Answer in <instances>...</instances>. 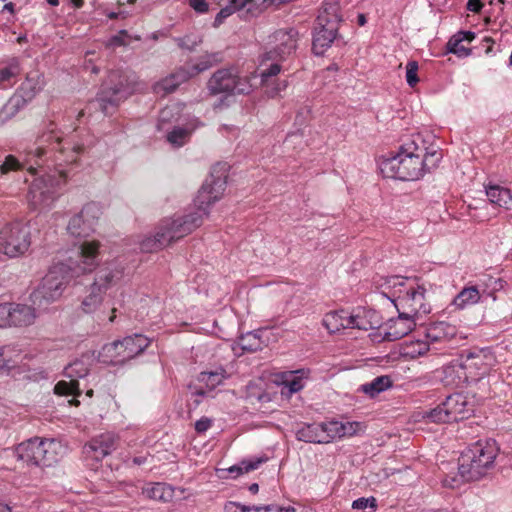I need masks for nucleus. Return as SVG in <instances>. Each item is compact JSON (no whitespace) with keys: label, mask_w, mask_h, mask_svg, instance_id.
Listing matches in <instances>:
<instances>
[{"label":"nucleus","mask_w":512,"mask_h":512,"mask_svg":"<svg viewBox=\"0 0 512 512\" xmlns=\"http://www.w3.org/2000/svg\"><path fill=\"white\" fill-rule=\"evenodd\" d=\"M441 158L439 151H428L420 135H416L404 142L395 155L383 159L380 170L387 178L415 181L436 168Z\"/></svg>","instance_id":"1"},{"label":"nucleus","mask_w":512,"mask_h":512,"mask_svg":"<svg viewBox=\"0 0 512 512\" xmlns=\"http://www.w3.org/2000/svg\"><path fill=\"white\" fill-rule=\"evenodd\" d=\"M498 448L493 440H480L468 447L459 458V473L467 481L485 476L493 466Z\"/></svg>","instance_id":"2"},{"label":"nucleus","mask_w":512,"mask_h":512,"mask_svg":"<svg viewBox=\"0 0 512 512\" xmlns=\"http://www.w3.org/2000/svg\"><path fill=\"white\" fill-rule=\"evenodd\" d=\"M135 80L132 74L112 71L98 95L97 102L105 115L112 114L121 101L133 93Z\"/></svg>","instance_id":"3"},{"label":"nucleus","mask_w":512,"mask_h":512,"mask_svg":"<svg viewBox=\"0 0 512 512\" xmlns=\"http://www.w3.org/2000/svg\"><path fill=\"white\" fill-rule=\"evenodd\" d=\"M61 444L53 439L34 438L19 444L16 458L27 465L49 467L60 459Z\"/></svg>","instance_id":"4"},{"label":"nucleus","mask_w":512,"mask_h":512,"mask_svg":"<svg viewBox=\"0 0 512 512\" xmlns=\"http://www.w3.org/2000/svg\"><path fill=\"white\" fill-rule=\"evenodd\" d=\"M77 276V271L68 264L53 265L34 292V301L49 303L59 299L67 285Z\"/></svg>","instance_id":"5"},{"label":"nucleus","mask_w":512,"mask_h":512,"mask_svg":"<svg viewBox=\"0 0 512 512\" xmlns=\"http://www.w3.org/2000/svg\"><path fill=\"white\" fill-rule=\"evenodd\" d=\"M406 278L401 276H392L387 279L386 284L389 288H393V296H397L396 308L402 311L403 315L416 317L419 313H428L429 309L425 304V289L418 286L417 288L410 286L405 289L402 295V288L406 285Z\"/></svg>","instance_id":"6"},{"label":"nucleus","mask_w":512,"mask_h":512,"mask_svg":"<svg viewBox=\"0 0 512 512\" xmlns=\"http://www.w3.org/2000/svg\"><path fill=\"white\" fill-rule=\"evenodd\" d=\"M148 346V338L135 334L105 344L99 351V359L107 364H122L141 354Z\"/></svg>","instance_id":"7"},{"label":"nucleus","mask_w":512,"mask_h":512,"mask_svg":"<svg viewBox=\"0 0 512 512\" xmlns=\"http://www.w3.org/2000/svg\"><path fill=\"white\" fill-rule=\"evenodd\" d=\"M31 246V228L27 223L14 221L0 230V253L16 258L24 255Z\"/></svg>","instance_id":"8"},{"label":"nucleus","mask_w":512,"mask_h":512,"mask_svg":"<svg viewBox=\"0 0 512 512\" xmlns=\"http://www.w3.org/2000/svg\"><path fill=\"white\" fill-rule=\"evenodd\" d=\"M473 412L471 403L463 394H453L434 409L424 412L422 418L427 423H448L467 418Z\"/></svg>","instance_id":"9"},{"label":"nucleus","mask_w":512,"mask_h":512,"mask_svg":"<svg viewBox=\"0 0 512 512\" xmlns=\"http://www.w3.org/2000/svg\"><path fill=\"white\" fill-rule=\"evenodd\" d=\"M119 279V272L112 269L99 271L94 282L85 290L82 297L80 309L86 314L95 313L99 310L104 295L113 284Z\"/></svg>","instance_id":"10"},{"label":"nucleus","mask_w":512,"mask_h":512,"mask_svg":"<svg viewBox=\"0 0 512 512\" xmlns=\"http://www.w3.org/2000/svg\"><path fill=\"white\" fill-rule=\"evenodd\" d=\"M202 223L198 213H191L175 219H165L158 226L155 234L157 239L163 241V248L185 237Z\"/></svg>","instance_id":"11"},{"label":"nucleus","mask_w":512,"mask_h":512,"mask_svg":"<svg viewBox=\"0 0 512 512\" xmlns=\"http://www.w3.org/2000/svg\"><path fill=\"white\" fill-rule=\"evenodd\" d=\"M222 61L220 53L206 54L202 56L198 63L188 64L171 75L169 79H165L162 83L164 90L172 92L181 83L186 82L192 77L210 69Z\"/></svg>","instance_id":"12"},{"label":"nucleus","mask_w":512,"mask_h":512,"mask_svg":"<svg viewBox=\"0 0 512 512\" xmlns=\"http://www.w3.org/2000/svg\"><path fill=\"white\" fill-rule=\"evenodd\" d=\"M497 364L496 356L489 348H475L463 355V368L473 379L487 375Z\"/></svg>","instance_id":"13"},{"label":"nucleus","mask_w":512,"mask_h":512,"mask_svg":"<svg viewBox=\"0 0 512 512\" xmlns=\"http://www.w3.org/2000/svg\"><path fill=\"white\" fill-rule=\"evenodd\" d=\"M100 214V207L96 203H89L70 219L67 230L75 237H88L94 231Z\"/></svg>","instance_id":"14"},{"label":"nucleus","mask_w":512,"mask_h":512,"mask_svg":"<svg viewBox=\"0 0 512 512\" xmlns=\"http://www.w3.org/2000/svg\"><path fill=\"white\" fill-rule=\"evenodd\" d=\"M88 372L89 367L84 360H75L65 368V374L70 381H59L54 387V392L58 395H80L77 378L85 377Z\"/></svg>","instance_id":"15"},{"label":"nucleus","mask_w":512,"mask_h":512,"mask_svg":"<svg viewBox=\"0 0 512 512\" xmlns=\"http://www.w3.org/2000/svg\"><path fill=\"white\" fill-rule=\"evenodd\" d=\"M101 243L98 240H83L78 246V260L76 266L72 267L76 270L78 276L82 273L92 272L99 265V249Z\"/></svg>","instance_id":"16"},{"label":"nucleus","mask_w":512,"mask_h":512,"mask_svg":"<svg viewBox=\"0 0 512 512\" xmlns=\"http://www.w3.org/2000/svg\"><path fill=\"white\" fill-rule=\"evenodd\" d=\"M118 441L117 435L111 432L103 433L84 446V453L95 460H101L117 448Z\"/></svg>","instance_id":"17"},{"label":"nucleus","mask_w":512,"mask_h":512,"mask_svg":"<svg viewBox=\"0 0 512 512\" xmlns=\"http://www.w3.org/2000/svg\"><path fill=\"white\" fill-rule=\"evenodd\" d=\"M341 22L340 8L336 3L325 4L316 20L320 32H338Z\"/></svg>","instance_id":"18"},{"label":"nucleus","mask_w":512,"mask_h":512,"mask_svg":"<svg viewBox=\"0 0 512 512\" xmlns=\"http://www.w3.org/2000/svg\"><path fill=\"white\" fill-rule=\"evenodd\" d=\"M9 310V328L31 326L34 324L37 317L35 309L26 304L9 303Z\"/></svg>","instance_id":"19"},{"label":"nucleus","mask_w":512,"mask_h":512,"mask_svg":"<svg viewBox=\"0 0 512 512\" xmlns=\"http://www.w3.org/2000/svg\"><path fill=\"white\" fill-rule=\"evenodd\" d=\"M397 318L390 319L387 323L385 336L388 340L393 341L400 339L409 334L415 327V317L403 315L402 311H398Z\"/></svg>","instance_id":"20"},{"label":"nucleus","mask_w":512,"mask_h":512,"mask_svg":"<svg viewBox=\"0 0 512 512\" xmlns=\"http://www.w3.org/2000/svg\"><path fill=\"white\" fill-rule=\"evenodd\" d=\"M236 77L228 69L216 71L208 80L207 87L211 94L230 93L236 87Z\"/></svg>","instance_id":"21"},{"label":"nucleus","mask_w":512,"mask_h":512,"mask_svg":"<svg viewBox=\"0 0 512 512\" xmlns=\"http://www.w3.org/2000/svg\"><path fill=\"white\" fill-rule=\"evenodd\" d=\"M352 328L359 330L376 329L381 326V318L379 314L372 309H357L351 313Z\"/></svg>","instance_id":"22"},{"label":"nucleus","mask_w":512,"mask_h":512,"mask_svg":"<svg viewBox=\"0 0 512 512\" xmlns=\"http://www.w3.org/2000/svg\"><path fill=\"white\" fill-rule=\"evenodd\" d=\"M363 426L360 422H338L331 421L325 423L326 434L329 442L334 438L351 437L362 430Z\"/></svg>","instance_id":"23"},{"label":"nucleus","mask_w":512,"mask_h":512,"mask_svg":"<svg viewBox=\"0 0 512 512\" xmlns=\"http://www.w3.org/2000/svg\"><path fill=\"white\" fill-rule=\"evenodd\" d=\"M457 333L456 327L444 322L432 323L426 330V340L429 344L442 342L453 338Z\"/></svg>","instance_id":"24"},{"label":"nucleus","mask_w":512,"mask_h":512,"mask_svg":"<svg viewBox=\"0 0 512 512\" xmlns=\"http://www.w3.org/2000/svg\"><path fill=\"white\" fill-rule=\"evenodd\" d=\"M296 436L298 440L307 443H329L325 423L306 425L297 431Z\"/></svg>","instance_id":"25"},{"label":"nucleus","mask_w":512,"mask_h":512,"mask_svg":"<svg viewBox=\"0 0 512 512\" xmlns=\"http://www.w3.org/2000/svg\"><path fill=\"white\" fill-rule=\"evenodd\" d=\"M323 325L330 333L352 328L351 314L344 310L329 312L323 318Z\"/></svg>","instance_id":"26"},{"label":"nucleus","mask_w":512,"mask_h":512,"mask_svg":"<svg viewBox=\"0 0 512 512\" xmlns=\"http://www.w3.org/2000/svg\"><path fill=\"white\" fill-rule=\"evenodd\" d=\"M266 461V457L245 459L242 460L239 464L233 465L227 469H217V473L220 478H228L227 474H233V477L235 478L244 473H249L258 469V467Z\"/></svg>","instance_id":"27"},{"label":"nucleus","mask_w":512,"mask_h":512,"mask_svg":"<svg viewBox=\"0 0 512 512\" xmlns=\"http://www.w3.org/2000/svg\"><path fill=\"white\" fill-rule=\"evenodd\" d=\"M223 168V166H215L203 184L208 185V191H211L214 199L217 200L222 197L227 183V174Z\"/></svg>","instance_id":"28"},{"label":"nucleus","mask_w":512,"mask_h":512,"mask_svg":"<svg viewBox=\"0 0 512 512\" xmlns=\"http://www.w3.org/2000/svg\"><path fill=\"white\" fill-rule=\"evenodd\" d=\"M223 168V166H215L203 184L208 185V191H211L214 199L217 200L222 197L227 183V174Z\"/></svg>","instance_id":"29"},{"label":"nucleus","mask_w":512,"mask_h":512,"mask_svg":"<svg viewBox=\"0 0 512 512\" xmlns=\"http://www.w3.org/2000/svg\"><path fill=\"white\" fill-rule=\"evenodd\" d=\"M474 36L475 34H453L447 43L448 52L456 54L459 57L470 55L471 48L467 47L464 43L470 44Z\"/></svg>","instance_id":"30"},{"label":"nucleus","mask_w":512,"mask_h":512,"mask_svg":"<svg viewBox=\"0 0 512 512\" xmlns=\"http://www.w3.org/2000/svg\"><path fill=\"white\" fill-rule=\"evenodd\" d=\"M430 349L427 340H407L401 344L400 354L409 359H416L425 355Z\"/></svg>","instance_id":"31"},{"label":"nucleus","mask_w":512,"mask_h":512,"mask_svg":"<svg viewBox=\"0 0 512 512\" xmlns=\"http://www.w3.org/2000/svg\"><path fill=\"white\" fill-rule=\"evenodd\" d=\"M143 494L152 500L165 503L173 498V489L164 483H152L143 488Z\"/></svg>","instance_id":"32"},{"label":"nucleus","mask_w":512,"mask_h":512,"mask_svg":"<svg viewBox=\"0 0 512 512\" xmlns=\"http://www.w3.org/2000/svg\"><path fill=\"white\" fill-rule=\"evenodd\" d=\"M486 195L492 204L499 207L509 208V204L512 201V195L509 189L492 185L486 188Z\"/></svg>","instance_id":"33"},{"label":"nucleus","mask_w":512,"mask_h":512,"mask_svg":"<svg viewBox=\"0 0 512 512\" xmlns=\"http://www.w3.org/2000/svg\"><path fill=\"white\" fill-rule=\"evenodd\" d=\"M26 100L20 95L12 96L0 110V124L13 118L25 105Z\"/></svg>","instance_id":"34"},{"label":"nucleus","mask_w":512,"mask_h":512,"mask_svg":"<svg viewBox=\"0 0 512 512\" xmlns=\"http://www.w3.org/2000/svg\"><path fill=\"white\" fill-rule=\"evenodd\" d=\"M21 72L20 60L17 57H11L2 63L0 67V83L12 84L11 80L16 78Z\"/></svg>","instance_id":"35"},{"label":"nucleus","mask_w":512,"mask_h":512,"mask_svg":"<svg viewBox=\"0 0 512 512\" xmlns=\"http://www.w3.org/2000/svg\"><path fill=\"white\" fill-rule=\"evenodd\" d=\"M392 386L390 376L382 375L374 378L371 382L361 385V391L370 397H375L379 393L387 390Z\"/></svg>","instance_id":"36"},{"label":"nucleus","mask_w":512,"mask_h":512,"mask_svg":"<svg viewBox=\"0 0 512 512\" xmlns=\"http://www.w3.org/2000/svg\"><path fill=\"white\" fill-rule=\"evenodd\" d=\"M480 300V293L475 286L466 287L454 299V305L463 309L467 305L475 304Z\"/></svg>","instance_id":"37"},{"label":"nucleus","mask_w":512,"mask_h":512,"mask_svg":"<svg viewBox=\"0 0 512 512\" xmlns=\"http://www.w3.org/2000/svg\"><path fill=\"white\" fill-rule=\"evenodd\" d=\"M335 40V34H315L312 41V51L321 56Z\"/></svg>","instance_id":"38"},{"label":"nucleus","mask_w":512,"mask_h":512,"mask_svg":"<svg viewBox=\"0 0 512 512\" xmlns=\"http://www.w3.org/2000/svg\"><path fill=\"white\" fill-rule=\"evenodd\" d=\"M0 354L2 355L1 358H3L4 370L7 371L13 369L20 358V350L10 345L1 347Z\"/></svg>","instance_id":"39"},{"label":"nucleus","mask_w":512,"mask_h":512,"mask_svg":"<svg viewBox=\"0 0 512 512\" xmlns=\"http://www.w3.org/2000/svg\"><path fill=\"white\" fill-rule=\"evenodd\" d=\"M216 201L218 200L214 199L211 191H208V185H202L195 200L199 210L197 213L202 216V214L206 213L207 208Z\"/></svg>","instance_id":"40"},{"label":"nucleus","mask_w":512,"mask_h":512,"mask_svg":"<svg viewBox=\"0 0 512 512\" xmlns=\"http://www.w3.org/2000/svg\"><path fill=\"white\" fill-rule=\"evenodd\" d=\"M194 129L195 127L191 129L182 127L174 128L171 132L168 133L167 140L172 145L180 147L188 141L190 134Z\"/></svg>","instance_id":"41"},{"label":"nucleus","mask_w":512,"mask_h":512,"mask_svg":"<svg viewBox=\"0 0 512 512\" xmlns=\"http://www.w3.org/2000/svg\"><path fill=\"white\" fill-rule=\"evenodd\" d=\"M295 49V40L291 37L282 43L279 47H277L274 50L269 51L266 56L267 59H273V60H283L288 55L292 53V51Z\"/></svg>","instance_id":"42"},{"label":"nucleus","mask_w":512,"mask_h":512,"mask_svg":"<svg viewBox=\"0 0 512 512\" xmlns=\"http://www.w3.org/2000/svg\"><path fill=\"white\" fill-rule=\"evenodd\" d=\"M224 379V375L219 372H202L198 376V382L204 384L209 391L220 385Z\"/></svg>","instance_id":"43"},{"label":"nucleus","mask_w":512,"mask_h":512,"mask_svg":"<svg viewBox=\"0 0 512 512\" xmlns=\"http://www.w3.org/2000/svg\"><path fill=\"white\" fill-rule=\"evenodd\" d=\"M176 41L181 49L192 51L201 43L202 39L200 34H183L181 37H178Z\"/></svg>","instance_id":"44"},{"label":"nucleus","mask_w":512,"mask_h":512,"mask_svg":"<svg viewBox=\"0 0 512 512\" xmlns=\"http://www.w3.org/2000/svg\"><path fill=\"white\" fill-rule=\"evenodd\" d=\"M283 385L289 393H296L303 388L302 378L296 376L295 372H289L284 376Z\"/></svg>","instance_id":"45"},{"label":"nucleus","mask_w":512,"mask_h":512,"mask_svg":"<svg viewBox=\"0 0 512 512\" xmlns=\"http://www.w3.org/2000/svg\"><path fill=\"white\" fill-rule=\"evenodd\" d=\"M243 7L244 6H241V0L237 1L236 3H233V0H231L230 5L222 8L219 11V13L216 15L215 21H214V27H218V25H220L224 21L225 18L231 16L235 12V10L241 9Z\"/></svg>","instance_id":"46"},{"label":"nucleus","mask_w":512,"mask_h":512,"mask_svg":"<svg viewBox=\"0 0 512 512\" xmlns=\"http://www.w3.org/2000/svg\"><path fill=\"white\" fill-rule=\"evenodd\" d=\"M163 243L164 242L157 239L156 234H154L152 237L145 238L141 242L140 247L143 252L151 253L163 249Z\"/></svg>","instance_id":"47"},{"label":"nucleus","mask_w":512,"mask_h":512,"mask_svg":"<svg viewBox=\"0 0 512 512\" xmlns=\"http://www.w3.org/2000/svg\"><path fill=\"white\" fill-rule=\"evenodd\" d=\"M417 72L418 63L416 61L408 62L406 65V81L410 87H414L419 82Z\"/></svg>","instance_id":"48"},{"label":"nucleus","mask_w":512,"mask_h":512,"mask_svg":"<svg viewBox=\"0 0 512 512\" xmlns=\"http://www.w3.org/2000/svg\"><path fill=\"white\" fill-rule=\"evenodd\" d=\"M25 85H27L33 93L40 91L43 85L42 76L37 72L29 73L26 76Z\"/></svg>","instance_id":"49"},{"label":"nucleus","mask_w":512,"mask_h":512,"mask_svg":"<svg viewBox=\"0 0 512 512\" xmlns=\"http://www.w3.org/2000/svg\"><path fill=\"white\" fill-rule=\"evenodd\" d=\"M39 140H40V143H42V144H44V143H48L50 145H52L53 143L59 144L61 141V136L56 133L54 124L51 123L49 125L48 130L40 136Z\"/></svg>","instance_id":"50"},{"label":"nucleus","mask_w":512,"mask_h":512,"mask_svg":"<svg viewBox=\"0 0 512 512\" xmlns=\"http://www.w3.org/2000/svg\"><path fill=\"white\" fill-rule=\"evenodd\" d=\"M280 71L281 65L278 62L270 64L267 68H263L260 73L262 85H266L268 79L277 76Z\"/></svg>","instance_id":"51"},{"label":"nucleus","mask_w":512,"mask_h":512,"mask_svg":"<svg viewBox=\"0 0 512 512\" xmlns=\"http://www.w3.org/2000/svg\"><path fill=\"white\" fill-rule=\"evenodd\" d=\"M22 168L21 163L15 158L13 155H8L3 164L0 166V171L2 174H6L10 171L19 170Z\"/></svg>","instance_id":"52"},{"label":"nucleus","mask_w":512,"mask_h":512,"mask_svg":"<svg viewBox=\"0 0 512 512\" xmlns=\"http://www.w3.org/2000/svg\"><path fill=\"white\" fill-rule=\"evenodd\" d=\"M242 348L248 351H257L261 348L259 339L256 334L250 333L242 338Z\"/></svg>","instance_id":"53"},{"label":"nucleus","mask_w":512,"mask_h":512,"mask_svg":"<svg viewBox=\"0 0 512 512\" xmlns=\"http://www.w3.org/2000/svg\"><path fill=\"white\" fill-rule=\"evenodd\" d=\"M371 508L373 511L376 509V499L374 497L369 498H359L352 503V508L356 510H362L366 508Z\"/></svg>","instance_id":"54"},{"label":"nucleus","mask_w":512,"mask_h":512,"mask_svg":"<svg viewBox=\"0 0 512 512\" xmlns=\"http://www.w3.org/2000/svg\"><path fill=\"white\" fill-rule=\"evenodd\" d=\"M224 512H253V508L237 502H228L224 506Z\"/></svg>","instance_id":"55"},{"label":"nucleus","mask_w":512,"mask_h":512,"mask_svg":"<svg viewBox=\"0 0 512 512\" xmlns=\"http://www.w3.org/2000/svg\"><path fill=\"white\" fill-rule=\"evenodd\" d=\"M266 87L265 93L269 98H275L277 97L281 91L285 90L287 87L286 81H283L281 83H277L275 86L269 87L268 83L264 85Z\"/></svg>","instance_id":"56"},{"label":"nucleus","mask_w":512,"mask_h":512,"mask_svg":"<svg viewBox=\"0 0 512 512\" xmlns=\"http://www.w3.org/2000/svg\"><path fill=\"white\" fill-rule=\"evenodd\" d=\"M9 303L0 304V328H9Z\"/></svg>","instance_id":"57"},{"label":"nucleus","mask_w":512,"mask_h":512,"mask_svg":"<svg viewBox=\"0 0 512 512\" xmlns=\"http://www.w3.org/2000/svg\"><path fill=\"white\" fill-rule=\"evenodd\" d=\"M128 34H119V35H115L111 38V40L109 41V43H107V47L108 48H115V47H119V46H125L127 45V41L126 39L128 38Z\"/></svg>","instance_id":"58"},{"label":"nucleus","mask_w":512,"mask_h":512,"mask_svg":"<svg viewBox=\"0 0 512 512\" xmlns=\"http://www.w3.org/2000/svg\"><path fill=\"white\" fill-rule=\"evenodd\" d=\"M212 421L207 417H202L195 423V430L198 433L206 432L211 427Z\"/></svg>","instance_id":"59"},{"label":"nucleus","mask_w":512,"mask_h":512,"mask_svg":"<svg viewBox=\"0 0 512 512\" xmlns=\"http://www.w3.org/2000/svg\"><path fill=\"white\" fill-rule=\"evenodd\" d=\"M190 6L199 13L208 11V4L206 0H189Z\"/></svg>","instance_id":"60"},{"label":"nucleus","mask_w":512,"mask_h":512,"mask_svg":"<svg viewBox=\"0 0 512 512\" xmlns=\"http://www.w3.org/2000/svg\"><path fill=\"white\" fill-rule=\"evenodd\" d=\"M253 512H283L275 505L256 506L252 505Z\"/></svg>","instance_id":"61"},{"label":"nucleus","mask_w":512,"mask_h":512,"mask_svg":"<svg viewBox=\"0 0 512 512\" xmlns=\"http://www.w3.org/2000/svg\"><path fill=\"white\" fill-rule=\"evenodd\" d=\"M483 4L481 0H468L467 9L472 12H479Z\"/></svg>","instance_id":"62"},{"label":"nucleus","mask_w":512,"mask_h":512,"mask_svg":"<svg viewBox=\"0 0 512 512\" xmlns=\"http://www.w3.org/2000/svg\"><path fill=\"white\" fill-rule=\"evenodd\" d=\"M366 16L362 13L358 14L357 16V23L359 26H363L366 23Z\"/></svg>","instance_id":"63"},{"label":"nucleus","mask_w":512,"mask_h":512,"mask_svg":"<svg viewBox=\"0 0 512 512\" xmlns=\"http://www.w3.org/2000/svg\"><path fill=\"white\" fill-rule=\"evenodd\" d=\"M0 512H11V508L3 503H0Z\"/></svg>","instance_id":"64"}]
</instances>
